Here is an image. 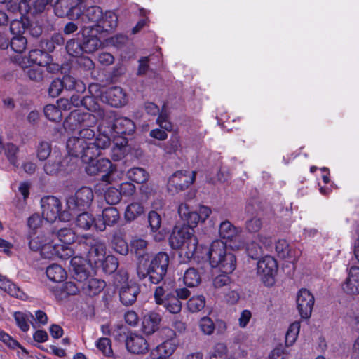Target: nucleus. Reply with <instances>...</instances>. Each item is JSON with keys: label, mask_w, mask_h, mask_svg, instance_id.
I'll use <instances>...</instances> for the list:
<instances>
[{"label": "nucleus", "mask_w": 359, "mask_h": 359, "mask_svg": "<svg viewBox=\"0 0 359 359\" xmlns=\"http://www.w3.org/2000/svg\"><path fill=\"white\" fill-rule=\"evenodd\" d=\"M127 177L137 184L146 182L149 179V174L142 168H133L126 172Z\"/></svg>", "instance_id": "38"}, {"label": "nucleus", "mask_w": 359, "mask_h": 359, "mask_svg": "<svg viewBox=\"0 0 359 359\" xmlns=\"http://www.w3.org/2000/svg\"><path fill=\"white\" fill-rule=\"evenodd\" d=\"M120 215L118 210L114 207L106 208L102 210V215L96 219L95 229L103 231L107 226H112L119 220Z\"/></svg>", "instance_id": "19"}, {"label": "nucleus", "mask_w": 359, "mask_h": 359, "mask_svg": "<svg viewBox=\"0 0 359 359\" xmlns=\"http://www.w3.org/2000/svg\"><path fill=\"white\" fill-rule=\"evenodd\" d=\"M43 220L38 214L32 215L28 219L29 232H39L38 231L42 226Z\"/></svg>", "instance_id": "62"}, {"label": "nucleus", "mask_w": 359, "mask_h": 359, "mask_svg": "<svg viewBox=\"0 0 359 359\" xmlns=\"http://www.w3.org/2000/svg\"><path fill=\"white\" fill-rule=\"evenodd\" d=\"M104 198L107 203L115 205L121 201V194L119 189L114 187H109L104 194Z\"/></svg>", "instance_id": "56"}, {"label": "nucleus", "mask_w": 359, "mask_h": 359, "mask_svg": "<svg viewBox=\"0 0 359 359\" xmlns=\"http://www.w3.org/2000/svg\"><path fill=\"white\" fill-rule=\"evenodd\" d=\"M97 117L89 112H81L80 110L72 111L63 123L66 131H74L80 128L78 136H72L67 140V149L70 156L80 158L86 164V172L89 175L104 173L102 180L111 184L116 180L114 177L116 167L107 158H95L101 155V151L110 144L109 138L107 135L95 136L92 128L97 123Z\"/></svg>", "instance_id": "1"}, {"label": "nucleus", "mask_w": 359, "mask_h": 359, "mask_svg": "<svg viewBox=\"0 0 359 359\" xmlns=\"http://www.w3.org/2000/svg\"><path fill=\"white\" fill-rule=\"evenodd\" d=\"M161 305H163L168 311L172 314H177L180 313L182 310V303L174 294H172L169 298H167Z\"/></svg>", "instance_id": "45"}, {"label": "nucleus", "mask_w": 359, "mask_h": 359, "mask_svg": "<svg viewBox=\"0 0 359 359\" xmlns=\"http://www.w3.org/2000/svg\"><path fill=\"white\" fill-rule=\"evenodd\" d=\"M170 245L173 249L180 250V256L191 259L197 253L198 239L194 229L189 226H175L170 236Z\"/></svg>", "instance_id": "5"}, {"label": "nucleus", "mask_w": 359, "mask_h": 359, "mask_svg": "<svg viewBox=\"0 0 359 359\" xmlns=\"http://www.w3.org/2000/svg\"><path fill=\"white\" fill-rule=\"evenodd\" d=\"M342 291L351 297L359 295V267L352 266L348 277L341 285Z\"/></svg>", "instance_id": "18"}, {"label": "nucleus", "mask_w": 359, "mask_h": 359, "mask_svg": "<svg viewBox=\"0 0 359 359\" xmlns=\"http://www.w3.org/2000/svg\"><path fill=\"white\" fill-rule=\"evenodd\" d=\"M144 212L143 205L137 202H133L130 203L125 210V219L128 222L135 220L139 216L142 215Z\"/></svg>", "instance_id": "35"}, {"label": "nucleus", "mask_w": 359, "mask_h": 359, "mask_svg": "<svg viewBox=\"0 0 359 359\" xmlns=\"http://www.w3.org/2000/svg\"><path fill=\"white\" fill-rule=\"evenodd\" d=\"M181 149L180 137L177 135H173L164 146V151L166 154H176Z\"/></svg>", "instance_id": "55"}, {"label": "nucleus", "mask_w": 359, "mask_h": 359, "mask_svg": "<svg viewBox=\"0 0 359 359\" xmlns=\"http://www.w3.org/2000/svg\"><path fill=\"white\" fill-rule=\"evenodd\" d=\"M126 346L128 351L134 354H144L149 349V345L146 339L142 336L135 333H131L127 337Z\"/></svg>", "instance_id": "21"}, {"label": "nucleus", "mask_w": 359, "mask_h": 359, "mask_svg": "<svg viewBox=\"0 0 359 359\" xmlns=\"http://www.w3.org/2000/svg\"><path fill=\"white\" fill-rule=\"evenodd\" d=\"M148 221L151 230L153 233H156L154 235V238L156 241H161L165 237V234L163 231H160L161 225V217L156 211H151L148 215Z\"/></svg>", "instance_id": "28"}, {"label": "nucleus", "mask_w": 359, "mask_h": 359, "mask_svg": "<svg viewBox=\"0 0 359 359\" xmlns=\"http://www.w3.org/2000/svg\"><path fill=\"white\" fill-rule=\"evenodd\" d=\"M28 239L29 248L33 251H39L44 259L60 257L66 259L74 255L73 250L66 246L61 247L60 252L55 243V233L53 231L29 232Z\"/></svg>", "instance_id": "3"}, {"label": "nucleus", "mask_w": 359, "mask_h": 359, "mask_svg": "<svg viewBox=\"0 0 359 359\" xmlns=\"http://www.w3.org/2000/svg\"><path fill=\"white\" fill-rule=\"evenodd\" d=\"M96 219L93 216V215L88 212H82L76 218V225L78 228L88 230L93 226L95 228Z\"/></svg>", "instance_id": "36"}, {"label": "nucleus", "mask_w": 359, "mask_h": 359, "mask_svg": "<svg viewBox=\"0 0 359 359\" xmlns=\"http://www.w3.org/2000/svg\"><path fill=\"white\" fill-rule=\"evenodd\" d=\"M207 255L211 266L218 267L222 271L213 279V286L219 289L229 285L231 282L229 273L236 266L235 255L227 251L226 243L221 240H215L211 243Z\"/></svg>", "instance_id": "2"}, {"label": "nucleus", "mask_w": 359, "mask_h": 359, "mask_svg": "<svg viewBox=\"0 0 359 359\" xmlns=\"http://www.w3.org/2000/svg\"><path fill=\"white\" fill-rule=\"evenodd\" d=\"M119 191L121 194V196L130 197L136 191L135 186L130 182H125L120 184Z\"/></svg>", "instance_id": "63"}, {"label": "nucleus", "mask_w": 359, "mask_h": 359, "mask_svg": "<svg viewBox=\"0 0 359 359\" xmlns=\"http://www.w3.org/2000/svg\"><path fill=\"white\" fill-rule=\"evenodd\" d=\"M205 305V298L203 295H196L191 297L187 302V308L191 313L201 311Z\"/></svg>", "instance_id": "43"}, {"label": "nucleus", "mask_w": 359, "mask_h": 359, "mask_svg": "<svg viewBox=\"0 0 359 359\" xmlns=\"http://www.w3.org/2000/svg\"><path fill=\"white\" fill-rule=\"evenodd\" d=\"M127 141L126 139H122L121 143H116L111 149V157L116 161L122 159L127 151L126 149Z\"/></svg>", "instance_id": "46"}, {"label": "nucleus", "mask_w": 359, "mask_h": 359, "mask_svg": "<svg viewBox=\"0 0 359 359\" xmlns=\"http://www.w3.org/2000/svg\"><path fill=\"white\" fill-rule=\"evenodd\" d=\"M110 118H113L112 124L108 126L107 130H103L104 123L101 126V130L103 133L100 135H107L109 139L110 137H115L116 135H130L135 131V125L132 120L126 117L114 118L112 112L107 114Z\"/></svg>", "instance_id": "12"}, {"label": "nucleus", "mask_w": 359, "mask_h": 359, "mask_svg": "<svg viewBox=\"0 0 359 359\" xmlns=\"http://www.w3.org/2000/svg\"><path fill=\"white\" fill-rule=\"evenodd\" d=\"M14 60L22 69L29 68L33 65L45 67L50 63V56L44 51L34 49L30 50L27 55L15 57Z\"/></svg>", "instance_id": "13"}, {"label": "nucleus", "mask_w": 359, "mask_h": 359, "mask_svg": "<svg viewBox=\"0 0 359 359\" xmlns=\"http://www.w3.org/2000/svg\"><path fill=\"white\" fill-rule=\"evenodd\" d=\"M94 198L93 190L87 187H83L78 189L74 195L68 196L66 199L67 209L72 212V215L79 211L88 208Z\"/></svg>", "instance_id": "9"}, {"label": "nucleus", "mask_w": 359, "mask_h": 359, "mask_svg": "<svg viewBox=\"0 0 359 359\" xmlns=\"http://www.w3.org/2000/svg\"><path fill=\"white\" fill-rule=\"evenodd\" d=\"M247 252L252 259H258L263 254L262 247L252 242L247 246Z\"/></svg>", "instance_id": "64"}, {"label": "nucleus", "mask_w": 359, "mask_h": 359, "mask_svg": "<svg viewBox=\"0 0 359 359\" xmlns=\"http://www.w3.org/2000/svg\"><path fill=\"white\" fill-rule=\"evenodd\" d=\"M71 106L79 107L80 105H84L88 111H97V116L104 118L105 114L102 110H100V107L94 103V98L93 97H86L83 100H81L78 95H72L69 100Z\"/></svg>", "instance_id": "26"}, {"label": "nucleus", "mask_w": 359, "mask_h": 359, "mask_svg": "<svg viewBox=\"0 0 359 359\" xmlns=\"http://www.w3.org/2000/svg\"><path fill=\"white\" fill-rule=\"evenodd\" d=\"M96 347L104 355L110 356L112 354V348L111 345V341L109 338L102 337L96 341Z\"/></svg>", "instance_id": "58"}, {"label": "nucleus", "mask_w": 359, "mask_h": 359, "mask_svg": "<svg viewBox=\"0 0 359 359\" xmlns=\"http://www.w3.org/2000/svg\"><path fill=\"white\" fill-rule=\"evenodd\" d=\"M62 156L59 154L51 157L44 165V170L46 174L53 175L63 170L64 165L61 161Z\"/></svg>", "instance_id": "37"}, {"label": "nucleus", "mask_w": 359, "mask_h": 359, "mask_svg": "<svg viewBox=\"0 0 359 359\" xmlns=\"http://www.w3.org/2000/svg\"><path fill=\"white\" fill-rule=\"evenodd\" d=\"M44 114L51 121H59L62 118L61 111L53 104H48L44 107Z\"/></svg>", "instance_id": "54"}, {"label": "nucleus", "mask_w": 359, "mask_h": 359, "mask_svg": "<svg viewBox=\"0 0 359 359\" xmlns=\"http://www.w3.org/2000/svg\"><path fill=\"white\" fill-rule=\"evenodd\" d=\"M13 317L17 325L22 332H26L29 330V323L34 317L30 312L16 311L13 313Z\"/></svg>", "instance_id": "39"}, {"label": "nucleus", "mask_w": 359, "mask_h": 359, "mask_svg": "<svg viewBox=\"0 0 359 359\" xmlns=\"http://www.w3.org/2000/svg\"><path fill=\"white\" fill-rule=\"evenodd\" d=\"M79 243L89 248L87 254L88 264L90 266L100 267V264L103 263L106 256L104 243L98 238L88 235L82 236Z\"/></svg>", "instance_id": "7"}, {"label": "nucleus", "mask_w": 359, "mask_h": 359, "mask_svg": "<svg viewBox=\"0 0 359 359\" xmlns=\"http://www.w3.org/2000/svg\"><path fill=\"white\" fill-rule=\"evenodd\" d=\"M63 43V36L60 34H54L50 39L43 41L41 42V46L47 51L52 52L55 50L56 46L62 45Z\"/></svg>", "instance_id": "47"}, {"label": "nucleus", "mask_w": 359, "mask_h": 359, "mask_svg": "<svg viewBox=\"0 0 359 359\" xmlns=\"http://www.w3.org/2000/svg\"><path fill=\"white\" fill-rule=\"evenodd\" d=\"M300 331V323L299 322H294L290 324V327L287 329V331L285 334V346L287 347L292 346L298 337L299 333Z\"/></svg>", "instance_id": "44"}, {"label": "nucleus", "mask_w": 359, "mask_h": 359, "mask_svg": "<svg viewBox=\"0 0 359 359\" xmlns=\"http://www.w3.org/2000/svg\"><path fill=\"white\" fill-rule=\"evenodd\" d=\"M55 233V239L57 238L62 244H58L59 250L62 252L61 247L66 246L69 248V245L72 244L76 241V234L72 229L63 228L60 229Z\"/></svg>", "instance_id": "30"}, {"label": "nucleus", "mask_w": 359, "mask_h": 359, "mask_svg": "<svg viewBox=\"0 0 359 359\" xmlns=\"http://www.w3.org/2000/svg\"><path fill=\"white\" fill-rule=\"evenodd\" d=\"M168 264V255L159 252L150 262L147 259L138 262L137 273L140 280L148 278L151 283L158 284L165 276Z\"/></svg>", "instance_id": "4"}, {"label": "nucleus", "mask_w": 359, "mask_h": 359, "mask_svg": "<svg viewBox=\"0 0 359 359\" xmlns=\"http://www.w3.org/2000/svg\"><path fill=\"white\" fill-rule=\"evenodd\" d=\"M105 282L102 280L92 278L82 286L83 292L88 296H94L100 293L105 287Z\"/></svg>", "instance_id": "32"}, {"label": "nucleus", "mask_w": 359, "mask_h": 359, "mask_svg": "<svg viewBox=\"0 0 359 359\" xmlns=\"http://www.w3.org/2000/svg\"><path fill=\"white\" fill-rule=\"evenodd\" d=\"M6 292H7L11 297L21 300H26L28 298L27 294L20 287H18L13 282L11 283Z\"/></svg>", "instance_id": "59"}, {"label": "nucleus", "mask_w": 359, "mask_h": 359, "mask_svg": "<svg viewBox=\"0 0 359 359\" xmlns=\"http://www.w3.org/2000/svg\"><path fill=\"white\" fill-rule=\"evenodd\" d=\"M163 332L170 339L163 341L151 352L152 355H154V353L156 352L159 358L171 355L175 352L178 345V341L175 337V333L172 330L165 328L163 329Z\"/></svg>", "instance_id": "20"}, {"label": "nucleus", "mask_w": 359, "mask_h": 359, "mask_svg": "<svg viewBox=\"0 0 359 359\" xmlns=\"http://www.w3.org/2000/svg\"><path fill=\"white\" fill-rule=\"evenodd\" d=\"M66 50L69 55L74 57H79L84 53L82 43H80L75 39H72L67 41Z\"/></svg>", "instance_id": "49"}, {"label": "nucleus", "mask_w": 359, "mask_h": 359, "mask_svg": "<svg viewBox=\"0 0 359 359\" xmlns=\"http://www.w3.org/2000/svg\"><path fill=\"white\" fill-rule=\"evenodd\" d=\"M219 234L222 239L230 243L229 246L233 250H241L245 246L242 229L229 220H224L220 223Z\"/></svg>", "instance_id": "10"}, {"label": "nucleus", "mask_w": 359, "mask_h": 359, "mask_svg": "<svg viewBox=\"0 0 359 359\" xmlns=\"http://www.w3.org/2000/svg\"><path fill=\"white\" fill-rule=\"evenodd\" d=\"M196 178L195 172L179 170L173 173L168 182V189L171 191H180L189 187Z\"/></svg>", "instance_id": "14"}, {"label": "nucleus", "mask_w": 359, "mask_h": 359, "mask_svg": "<svg viewBox=\"0 0 359 359\" xmlns=\"http://www.w3.org/2000/svg\"><path fill=\"white\" fill-rule=\"evenodd\" d=\"M148 242L142 238H135L131 241V250L135 252L139 261L143 262L149 257L147 250Z\"/></svg>", "instance_id": "29"}, {"label": "nucleus", "mask_w": 359, "mask_h": 359, "mask_svg": "<svg viewBox=\"0 0 359 359\" xmlns=\"http://www.w3.org/2000/svg\"><path fill=\"white\" fill-rule=\"evenodd\" d=\"M172 294H173L168 290V287L158 286L156 287L154 294L155 302L158 305H161Z\"/></svg>", "instance_id": "50"}, {"label": "nucleus", "mask_w": 359, "mask_h": 359, "mask_svg": "<svg viewBox=\"0 0 359 359\" xmlns=\"http://www.w3.org/2000/svg\"><path fill=\"white\" fill-rule=\"evenodd\" d=\"M63 88L67 90H75L76 92H83L86 89L85 84L81 81L76 80L74 77L69 75L64 76L62 80Z\"/></svg>", "instance_id": "42"}, {"label": "nucleus", "mask_w": 359, "mask_h": 359, "mask_svg": "<svg viewBox=\"0 0 359 359\" xmlns=\"http://www.w3.org/2000/svg\"><path fill=\"white\" fill-rule=\"evenodd\" d=\"M102 102L114 107H120L127 102L126 94L121 87L109 88L104 93L100 94Z\"/></svg>", "instance_id": "16"}, {"label": "nucleus", "mask_w": 359, "mask_h": 359, "mask_svg": "<svg viewBox=\"0 0 359 359\" xmlns=\"http://www.w3.org/2000/svg\"><path fill=\"white\" fill-rule=\"evenodd\" d=\"M139 292V286L130 281V283L120 287V300L125 305H131L136 301Z\"/></svg>", "instance_id": "23"}, {"label": "nucleus", "mask_w": 359, "mask_h": 359, "mask_svg": "<svg viewBox=\"0 0 359 359\" xmlns=\"http://www.w3.org/2000/svg\"><path fill=\"white\" fill-rule=\"evenodd\" d=\"M42 215L48 222H53L57 219L62 222H69L72 218V212L69 209L62 211L60 201L53 196L44 197L41 201Z\"/></svg>", "instance_id": "6"}, {"label": "nucleus", "mask_w": 359, "mask_h": 359, "mask_svg": "<svg viewBox=\"0 0 359 359\" xmlns=\"http://www.w3.org/2000/svg\"><path fill=\"white\" fill-rule=\"evenodd\" d=\"M262 226V219L255 217L246 221L245 228L250 233L259 231Z\"/></svg>", "instance_id": "61"}, {"label": "nucleus", "mask_w": 359, "mask_h": 359, "mask_svg": "<svg viewBox=\"0 0 359 359\" xmlns=\"http://www.w3.org/2000/svg\"><path fill=\"white\" fill-rule=\"evenodd\" d=\"M277 271L276 260L271 256H265L257 262V276L266 287H272L275 284Z\"/></svg>", "instance_id": "11"}, {"label": "nucleus", "mask_w": 359, "mask_h": 359, "mask_svg": "<svg viewBox=\"0 0 359 359\" xmlns=\"http://www.w3.org/2000/svg\"><path fill=\"white\" fill-rule=\"evenodd\" d=\"M80 286L76 285L72 281L66 282L62 285V292L60 294L55 293V296H58L59 298H62L63 294L67 295H75L79 292Z\"/></svg>", "instance_id": "60"}, {"label": "nucleus", "mask_w": 359, "mask_h": 359, "mask_svg": "<svg viewBox=\"0 0 359 359\" xmlns=\"http://www.w3.org/2000/svg\"><path fill=\"white\" fill-rule=\"evenodd\" d=\"M183 280L184 285L189 287H196L201 281V277L199 272L194 268H189L186 270Z\"/></svg>", "instance_id": "40"}, {"label": "nucleus", "mask_w": 359, "mask_h": 359, "mask_svg": "<svg viewBox=\"0 0 359 359\" xmlns=\"http://www.w3.org/2000/svg\"><path fill=\"white\" fill-rule=\"evenodd\" d=\"M67 15L72 20H79L82 24H97L102 16V11L100 7L91 6L87 8L82 5H76L67 11Z\"/></svg>", "instance_id": "8"}, {"label": "nucleus", "mask_w": 359, "mask_h": 359, "mask_svg": "<svg viewBox=\"0 0 359 359\" xmlns=\"http://www.w3.org/2000/svg\"><path fill=\"white\" fill-rule=\"evenodd\" d=\"M275 250L278 256L281 259H288L290 262L295 259L294 252L291 249L286 240H278L276 243Z\"/></svg>", "instance_id": "31"}, {"label": "nucleus", "mask_w": 359, "mask_h": 359, "mask_svg": "<svg viewBox=\"0 0 359 359\" xmlns=\"http://www.w3.org/2000/svg\"><path fill=\"white\" fill-rule=\"evenodd\" d=\"M114 250L118 253L126 255L128 252V245L121 232H116L113 236L111 241Z\"/></svg>", "instance_id": "41"}, {"label": "nucleus", "mask_w": 359, "mask_h": 359, "mask_svg": "<svg viewBox=\"0 0 359 359\" xmlns=\"http://www.w3.org/2000/svg\"><path fill=\"white\" fill-rule=\"evenodd\" d=\"M27 44V39L22 35H15L9 43L12 50L19 53H22L26 49Z\"/></svg>", "instance_id": "48"}, {"label": "nucleus", "mask_w": 359, "mask_h": 359, "mask_svg": "<svg viewBox=\"0 0 359 359\" xmlns=\"http://www.w3.org/2000/svg\"><path fill=\"white\" fill-rule=\"evenodd\" d=\"M98 33H100L99 29L93 26L83 25L82 27V47L84 53H93L102 46L101 40L97 36Z\"/></svg>", "instance_id": "15"}, {"label": "nucleus", "mask_w": 359, "mask_h": 359, "mask_svg": "<svg viewBox=\"0 0 359 359\" xmlns=\"http://www.w3.org/2000/svg\"><path fill=\"white\" fill-rule=\"evenodd\" d=\"M70 271L74 279L79 283L87 280L88 277V272L86 269V260L82 257L74 256L71 259Z\"/></svg>", "instance_id": "22"}, {"label": "nucleus", "mask_w": 359, "mask_h": 359, "mask_svg": "<svg viewBox=\"0 0 359 359\" xmlns=\"http://www.w3.org/2000/svg\"><path fill=\"white\" fill-rule=\"evenodd\" d=\"M314 304L313 295L306 289H301L297 294V305L299 313L302 318L311 316Z\"/></svg>", "instance_id": "17"}, {"label": "nucleus", "mask_w": 359, "mask_h": 359, "mask_svg": "<svg viewBox=\"0 0 359 359\" xmlns=\"http://www.w3.org/2000/svg\"><path fill=\"white\" fill-rule=\"evenodd\" d=\"M11 10L14 11L13 9ZM29 10V9H28L27 11L22 12H20L19 10H18L20 13V18L12 20L10 25L11 32L13 35H22V34L28 27V19L24 17L23 14L28 12ZM16 11L17 10H15V11Z\"/></svg>", "instance_id": "33"}, {"label": "nucleus", "mask_w": 359, "mask_h": 359, "mask_svg": "<svg viewBox=\"0 0 359 359\" xmlns=\"http://www.w3.org/2000/svg\"><path fill=\"white\" fill-rule=\"evenodd\" d=\"M211 212V209L205 205L200 206L197 211H191L185 219L188 224L187 226L193 229L198 223L204 222L209 217Z\"/></svg>", "instance_id": "25"}, {"label": "nucleus", "mask_w": 359, "mask_h": 359, "mask_svg": "<svg viewBox=\"0 0 359 359\" xmlns=\"http://www.w3.org/2000/svg\"><path fill=\"white\" fill-rule=\"evenodd\" d=\"M47 277L53 282L60 283L67 277L65 270L58 264H53L46 269Z\"/></svg>", "instance_id": "34"}, {"label": "nucleus", "mask_w": 359, "mask_h": 359, "mask_svg": "<svg viewBox=\"0 0 359 359\" xmlns=\"http://www.w3.org/2000/svg\"><path fill=\"white\" fill-rule=\"evenodd\" d=\"M118 24V17L115 13L111 11H106L104 13H102V16L99 20L97 24L93 25L95 28L99 29V32H110L114 30Z\"/></svg>", "instance_id": "24"}, {"label": "nucleus", "mask_w": 359, "mask_h": 359, "mask_svg": "<svg viewBox=\"0 0 359 359\" xmlns=\"http://www.w3.org/2000/svg\"><path fill=\"white\" fill-rule=\"evenodd\" d=\"M199 328L204 334L211 335L215 330V325L210 317L205 316L199 321Z\"/></svg>", "instance_id": "51"}, {"label": "nucleus", "mask_w": 359, "mask_h": 359, "mask_svg": "<svg viewBox=\"0 0 359 359\" xmlns=\"http://www.w3.org/2000/svg\"><path fill=\"white\" fill-rule=\"evenodd\" d=\"M50 143L46 141H41L36 147V155L40 161L46 160L51 153Z\"/></svg>", "instance_id": "53"}, {"label": "nucleus", "mask_w": 359, "mask_h": 359, "mask_svg": "<svg viewBox=\"0 0 359 359\" xmlns=\"http://www.w3.org/2000/svg\"><path fill=\"white\" fill-rule=\"evenodd\" d=\"M161 321V316L156 312H151L146 315L142 320V330L148 335L153 334L158 327Z\"/></svg>", "instance_id": "27"}, {"label": "nucleus", "mask_w": 359, "mask_h": 359, "mask_svg": "<svg viewBox=\"0 0 359 359\" xmlns=\"http://www.w3.org/2000/svg\"><path fill=\"white\" fill-rule=\"evenodd\" d=\"M118 266V263L117 259L112 255L105 256L103 263L100 264V267H102L107 273L115 271L117 269Z\"/></svg>", "instance_id": "57"}, {"label": "nucleus", "mask_w": 359, "mask_h": 359, "mask_svg": "<svg viewBox=\"0 0 359 359\" xmlns=\"http://www.w3.org/2000/svg\"><path fill=\"white\" fill-rule=\"evenodd\" d=\"M4 150L10 163L14 166H18V163L16 154L18 151V148L12 143H8L4 146Z\"/></svg>", "instance_id": "52"}]
</instances>
